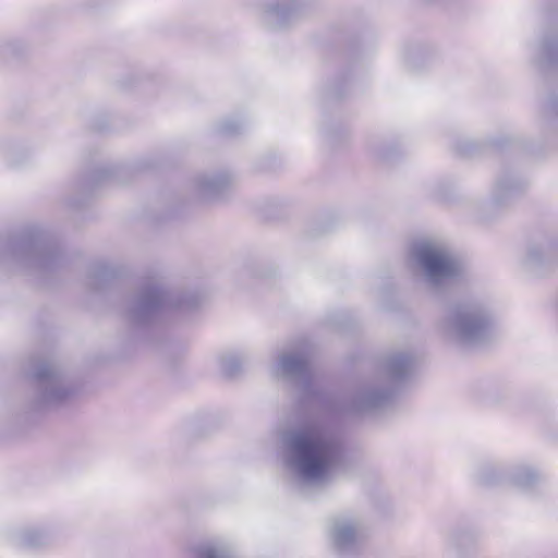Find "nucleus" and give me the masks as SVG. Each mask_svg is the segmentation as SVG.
I'll use <instances>...</instances> for the list:
<instances>
[{
	"label": "nucleus",
	"instance_id": "obj_12",
	"mask_svg": "<svg viewBox=\"0 0 558 558\" xmlns=\"http://www.w3.org/2000/svg\"><path fill=\"white\" fill-rule=\"evenodd\" d=\"M235 177L229 171H211L199 173L194 179V193L205 202L225 198L233 187Z\"/></svg>",
	"mask_w": 558,
	"mask_h": 558
},
{
	"label": "nucleus",
	"instance_id": "obj_20",
	"mask_svg": "<svg viewBox=\"0 0 558 558\" xmlns=\"http://www.w3.org/2000/svg\"><path fill=\"white\" fill-rule=\"evenodd\" d=\"M476 543L473 532L464 529H458L450 534V544L459 553L466 554Z\"/></svg>",
	"mask_w": 558,
	"mask_h": 558
},
{
	"label": "nucleus",
	"instance_id": "obj_14",
	"mask_svg": "<svg viewBox=\"0 0 558 558\" xmlns=\"http://www.w3.org/2000/svg\"><path fill=\"white\" fill-rule=\"evenodd\" d=\"M416 359L405 351H397L388 354L380 364L379 375L391 386H397L411 377L414 372Z\"/></svg>",
	"mask_w": 558,
	"mask_h": 558
},
{
	"label": "nucleus",
	"instance_id": "obj_2",
	"mask_svg": "<svg viewBox=\"0 0 558 558\" xmlns=\"http://www.w3.org/2000/svg\"><path fill=\"white\" fill-rule=\"evenodd\" d=\"M63 264V255L50 233L32 225L0 239V266L10 272L48 276Z\"/></svg>",
	"mask_w": 558,
	"mask_h": 558
},
{
	"label": "nucleus",
	"instance_id": "obj_26",
	"mask_svg": "<svg viewBox=\"0 0 558 558\" xmlns=\"http://www.w3.org/2000/svg\"><path fill=\"white\" fill-rule=\"evenodd\" d=\"M546 109L549 113L558 114V99L556 97H550Z\"/></svg>",
	"mask_w": 558,
	"mask_h": 558
},
{
	"label": "nucleus",
	"instance_id": "obj_7",
	"mask_svg": "<svg viewBox=\"0 0 558 558\" xmlns=\"http://www.w3.org/2000/svg\"><path fill=\"white\" fill-rule=\"evenodd\" d=\"M271 373L278 379L292 386L302 401L311 400L319 392L311 353L305 344L280 352L271 366Z\"/></svg>",
	"mask_w": 558,
	"mask_h": 558
},
{
	"label": "nucleus",
	"instance_id": "obj_8",
	"mask_svg": "<svg viewBox=\"0 0 558 558\" xmlns=\"http://www.w3.org/2000/svg\"><path fill=\"white\" fill-rule=\"evenodd\" d=\"M329 535L332 546L339 555H355L361 550L365 538L363 521L356 514H339L331 522Z\"/></svg>",
	"mask_w": 558,
	"mask_h": 558
},
{
	"label": "nucleus",
	"instance_id": "obj_25",
	"mask_svg": "<svg viewBox=\"0 0 558 558\" xmlns=\"http://www.w3.org/2000/svg\"><path fill=\"white\" fill-rule=\"evenodd\" d=\"M475 148V144L470 140H463L457 145V150L464 156H469Z\"/></svg>",
	"mask_w": 558,
	"mask_h": 558
},
{
	"label": "nucleus",
	"instance_id": "obj_18",
	"mask_svg": "<svg viewBox=\"0 0 558 558\" xmlns=\"http://www.w3.org/2000/svg\"><path fill=\"white\" fill-rule=\"evenodd\" d=\"M523 187V182L512 174L500 177L493 190V203L496 206L505 204L508 199L517 195Z\"/></svg>",
	"mask_w": 558,
	"mask_h": 558
},
{
	"label": "nucleus",
	"instance_id": "obj_21",
	"mask_svg": "<svg viewBox=\"0 0 558 558\" xmlns=\"http://www.w3.org/2000/svg\"><path fill=\"white\" fill-rule=\"evenodd\" d=\"M220 369L227 377H234L241 372L242 359L235 353H228L220 357Z\"/></svg>",
	"mask_w": 558,
	"mask_h": 558
},
{
	"label": "nucleus",
	"instance_id": "obj_17",
	"mask_svg": "<svg viewBox=\"0 0 558 558\" xmlns=\"http://www.w3.org/2000/svg\"><path fill=\"white\" fill-rule=\"evenodd\" d=\"M118 275V269L106 260H97L90 264L87 272L86 284L95 290L105 289Z\"/></svg>",
	"mask_w": 558,
	"mask_h": 558
},
{
	"label": "nucleus",
	"instance_id": "obj_16",
	"mask_svg": "<svg viewBox=\"0 0 558 558\" xmlns=\"http://www.w3.org/2000/svg\"><path fill=\"white\" fill-rule=\"evenodd\" d=\"M13 543L23 548L46 547L52 542V533L44 526H25L12 534Z\"/></svg>",
	"mask_w": 558,
	"mask_h": 558
},
{
	"label": "nucleus",
	"instance_id": "obj_15",
	"mask_svg": "<svg viewBox=\"0 0 558 558\" xmlns=\"http://www.w3.org/2000/svg\"><path fill=\"white\" fill-rule=\"evenodd\" d=\"M191 558H236L229 542L220 537L197 542L189 549Z\"/></svg>",
	"mask_w": 558,
	"mask_h": 558
},
{
	"label": "nucleus",
	"instance_id": "obj_27",
	"mask_svg": "<svg viewBox=\"0 0 558 558\" xmlns=\"http://www.w3.org/2000/svg\"><path fill=\"white\" fill-rule=\"evenodd\" d=\"M418 57V51L415 50V49H410L405 56H404V60H405V63L412 68V63L414 61V59H416Z\"/></svg>",
	"mask_w": 558,
	"mask_h": 558
},
{
	"label": "nucleus",
	"instance_id": "obj_11",
	"mask_svg": "<svg viewBox=\"0 0 558 558\" xmlns=\"http://www.w3.org/2000/svg\"><path fill=\"white\" fill-rule=\"evenodd\" d=\"M525 268L535 276L547 274L558 263V240L546 236L532 242L524 257Z\"/></svg>",
	"mask_w": 558,
	"mask_h": 558
},
{
	"label": "nucleus",
	"instance_id": "obj_6",
	"mask_svg": "<svg viewBox=\"0 0 558 558\" xmlns=\"http://www.w3.org/2000/svg\"><path fill=\"white\" fill-rule=\"evenodd\" d=\"M411 257L422 270L427 288L435 294L462 274V264L444 244L435 241H421L411 250Z\"/></svg>",
	"mask_w": 558,
	"mask_h": 558
},
{
	"label": "nucleus",
	"instance_id": "obj_22",
	"mask_svg": "<svg viewBox=\"0 0 558 558\" xmlns=\"http://www.w3.org/2000/svg\"><path fill=\"white\" fill-rule=\"evenodd\" d=\"M368 148L372 154L380 160H388L395 150V147L388 141L384 140H373L369 142Z\"/></svg>",
	"mask_w": 558,
	"mask_h": 558
},
{
	"label": "nucleus",
	"instance_id": "obj_5",
	"mask_svg": "<svg viewBox=\"0 0 558 558\" xmlns=\"http://www.w3.org/2000/svg\"><path fill=\"white\" fill-rule=\"evenodd\" d=\"M28 375L34 380V390L27 407L29 411L43 412L68 402L76 392L68 375L53 362L32 360Z\"/></svg>",
	"mask_w": 558,
	"mask_h": 558
},
{
	"label": "nucleus",
	"instance_id": "obj_4",
	"mask_svg": "<svg viewBox=\"0 0 558 558\" xmlns=\"http://www.w3.org/2000/svg\"><path fill=\"white\" fill-rule=\"evenodd\" d=\"M198 305L192 293L172 292L157 278L142 281L135 294L126 302L128 320L134 326H148L167 311L189 312Z\"/></svg>",
	"mask_w": 558,
	"mask_h": 558
},
{
	"label": "nucleus",
	"instance_id": "obj_3",
	"mask_svg": "<svg viewBox=\"0 0 558 558\" xmlns=\"http://www.w3.org/2000/svg\"><path fill=\"white\" fill-rule=\"evenodd\" d=\"M495 325V315L486 304L468 301L447 306L439 328L447 340L473 348L486 343L493 337Z\"/></svg>",
	"mask_w": 558,
	"mask_h": 558
},
{
	"label": "nucleus",
	"instance_id": "obj_23",
	"mask_svg": "<svg viewBox=\"0 0 558 558\" xmlns=\"http://www.w3.org/2000/svg\"><path fill=\"white\" fill-rule=\"evenodd\" d=\"M245 129V123L235 118L222 120L218 125V132L225 136H234Z\"/></svg>",
	"mask_w": 558,
	"mask_h": 558
},
{
	"label": "nucleus",
	"instance_id": "obj_24",
	"mask_svg": "<svg viewBox=\"0 0 558 558\" xmlns=\"http://www.w3.org/2000/svg\"><path fill=\"white\" fill-rule=\"evenodd\" d=\"M113 169L109 166H102L96 169L88 178V185L90 187H95L106 180H108L111 175H113Z\"/></svg>",
	"mask_w": 558,
	"mask_h": 558
},
{
	"label": "nucleus",
	"instance_id": "obj_9",
	"mask_svg": "<svg viewBox=\"0 0 558 558\" xmlns=\"http://www.w3.org/2000/svg\"><path fill=\"white\" fill-rule=\"evenodd\" d=\"M396 388L379 374L362 381L350 398L348 408L354 412H371L386 407Z\"/></svg>",
	"mask_w": 558,
	"mask_h": 558
},
{
	"label": "nucleus",
	"instance_id": "obj_13",
	"mask_svg": "<svg viewBox=\"0 0 558 558\" xmlns=\"http://www.w3.org/2000/svg\"><path fill=\"white\" fill-rule=\"evenodd\" d=\"M310 5L311 0H275L265 9V23L271 29H283L293 24Z\"/></svg>",
	"mask_w": 558,
	"mask_h": 558
},
{
	"label": "nucleus",
	"instance_id": "obj_1",
	"mask_svg": "<svg viewBox=\"0 0 558 558\" xmlns=\"http://www.w3.org/2000/svg\"><path fill=\"white\" fill-rule=\"evenodd\" d=\"M280 441L286 468L303 484L328 482L343 466L341 440L319 424L288 429L281 434Z\"/></svg>",
	"mask_w": 558,
	"mask_h": 558
},
{
	"label": "nucleus",
	"instance_id": "obj_19",
	"mask_svg": "<svg viewBox=\"0 0 558 558\" xmlns=\"http://www.w3.org/2000/svg\"><path fill=\"white\" fill-rule=\"evenodd\" d=\"M536 62L542 68L553 66L558 63V36L544 37L537 50Z\"/></svg>",
	"mask_w": 558,
	"mask_h": 558
},
{
	"label": "nucleus",
	"instance_id": "obj_10",
	"mask_svg": "<svg viewBox=\"0 0 558 558\" xmlns=\"http://www.w3.org/2000/svg\"><path fill=\"white\" fill-rule=\"evenodd\" d=\"M478 477L484 484H494L507 478L512 485L522 489L532 488L541 481L538 471L525 463L512 465L508 470L489 464L482 468Z\"/></svg>",
	"mask_w": 558,
	"mask_h": 558
}]
</instances>
